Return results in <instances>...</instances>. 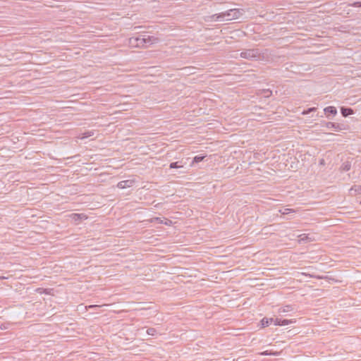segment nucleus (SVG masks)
Masks as SVG:
<instances>
[{"label": "nucleus", "instance_id": "f257e3e1", "mask_svg": "<svg viewBox=\"0 0 361 361\" xmlns=\"http://www.w3.org/2000/svg\"><path fill=\"white\" fill-rule=\"evenodd\" d=\"M158 41L157 37L147 34L133 36L129 39V42L132 46L139 48L149 47L152 44L158 42Z\"/></svg>", "mask_w": 361, "mask_h": 361}, {"label": "nucleus", "instance_id": "f03ea898", "mask_svg": "<svg viewBox=\"0 0 361 361\" xmlns=\"http://www.w3.org/2000/svg\"><path fill=\"white\" fill-rule=\"evenodd\" d=\"M240 56L250 61H264L267 59V54L257 48L244 49L240 52Z\"/></svg>", "mask_w": 361, "mask_h": 361}, {"label": "nucleus", "instance_id": "7ed1b4c3", "mask_svg": "<svg viewBox=\"0 0 361 361\" xmlns=\"http://www.w3.org/2000/svg\"><path fill=\"white\" fill-rule=\"evenodd\" d=\"M323 126L328 129H334L337 132H344L350 130V126L346 122H324Z\"/></svg>", "mask_w": 361, "mask_h": 361}, {"label": "nucleus", "instance_id": "20e7f679", "mask_svg": "<svg viewBox=\"0 0 361 361\" xmlns=\"http://www.w3.org/2000/svg\"><path fill=\"white\" fill-rule=\"evenodd\" d=\"M244 13L245 11L243 9L231 8L224 12L225 19L226 20L238 19L244 14Z\"/></svg>", "mask_w": 361, "mask_h": 361}, {"label": "nucleus", "instance_id": "39448f33", "mask_svg": "<svg viewBox=\"0 0 361 361\" xmlns=\"http://www.w3.org/2000/svg\"><path fill=\"white\" fill-rule=\"evenodd\" d=\"M324 112L328 118L331 119L337 114V109L335 106H329L324 109Z\"/></svg>", "mask_w": 361, "mask_h": 361}, {"label": "nucleus", "instance_id": "423d86ee", "mask_svg": "<svg viewBox=\"0 0 361 361\" xmlns=\"http://www.w3.org/2000/svg\"><path fill=\"white\" fill-rule=\"evenodd\" d=\"M295 322V321L293 319L274 318V324L275 326H286Z\"/></svg>", "mask_w": 361, "mask_h": 361}, {"label": "nucleus", "instance_id": "0eeeda50", "mask_svg": "<svg viewBox=\"0 0 361 361\" xmlns=\"http://www.w3.org/2000/svg\"><path fill=\"white\" fill-rule=\"evenodd\" d=\"M135 181L133 179L121 180L118 183L117 187L120 189H125L127 188L132 187L133 185V184L135 183Z\"/></svg>", "mask_w": 361, "mask_h": 361}, {"label": "nucleus", "instance_id": "6e6552de", "mask_svg": "<svg viewBox=\"0 0 361 361\" xmlns=\"http://www.w3.org/2000/svg\"><path fill=\"white\" fill-rule=\"evenodd\" d=\"M300 243H308L314 240V237L310 234L302 233L299 235Z\"/></svg>", "mask_w": 361, "mask_h": 361}, {"label": "nucleus", "instance_id": "1a4fd4ad", "mask_svg": "<svg viewBox=\"0 0 361 361\" xmlns=\"http://www.w3.org/2000/svg\"><path fill=\"white\" fill-rule=\"evenodd\" d=\"M351 169V161L348 159L343 161L340 166L339 170L341 172H346L350 171Z\"/></svg>", "mask_w": 361, "mask_h": 361}, {"label": "nucleus", "instance_id": "9d476101", "mask_svg": "<svg viewBox=\"0 0 361 361\" xmlns=\"http://www.w3.org/2000/svg\"><path fill=\"white\" fill-rule=\"evenodd\" d=\"M341 115L345 118L350 115L353 114L354 111L352 108L347 107V106H341Z\"/></svg>", "mask_w": 361, "mask_h": 361}, {"label": "nucleus", "instance_id": "9b49d317", "mask_svg": "<svg viewBox=\"0 0 361 361\" xmlns=\"http://www.w3.org/2000/svg\"><path fill=\"white\" fill-rule=\"evenodd\" d=\"M349 191L351 195H361V185H353Z\"/></svg>", "mask_w": 361, "mask_h": 361}, {"label": "nucleus", "instance_id": "f8f14e48", "mask_svg": "<svg viewBox=\"0 0 361 361\" xmlns=\"http://www.w3.org/2000/svg\"><path fill=\"white\" fill-rule=\"evenodd\" d=\"M274 318L264 317L260 321L262 328L269 326L271 324H272V323L274 324Z\"/></svg>", "mask_w": 361, "mask_h": 361}, {"label": "nucleus", "instance_id": "ddd939ff", "mask_svg": "<svg viewBox=\"0 0 361 361\" xmlns=\"http://www.w3.org/2000/svg\"><path fill=\"white\" fill-rule=\"evenodd\" d=\"M259 94L264 98H269L271 96L272 91L270 90L269 89L260 90Z\"/></svg>", "mask_w": 361, "mask_h": 361}, {"label": "nucleus", "instance_id": "4468645a", "mask_svg": "<svg viewBox=\"0 0 361 361\" xmlns=\"http://www.w3.org/2000/svg\"><path fill=\"white\" fill-rule=\"evenodd\" d=\"M206 157L205 155H203V154H199V155H196L193 159H192V165H194L195 164H197L202 161L204 160V159Z\"/></svg>", "mask_w": 361, "mask_h": 361}, {"label": "nucleus", "instance_id": "2eb2a0df", "mask_svg": "<svg viewBox=\"0 0 361 361\" xmlns=\"http://www.w3.org/2000/svg\"><path fill=\"white\" fill-rule=\"evenodd\" d=\"M212 18L214 20H220L221 19H225V16H224V12H221V13H216V14H214L212 16Z\"/></svg>", "mask_w": 361, "mask_h": 361}, {"label": "nucleus", "instance_id": "dca6fc26", "mask_svg": "<svg viewBox=\"0 0 361 361\" xmlns=\"http://www.w3.org/2000/svg\"><path fill=\"white\" fill-rule=\"evenodd\" d=\"M279 212L282 215H287V214H291V213H294L295 210L293 209H290V208H282V209H281L279 210Z\"/></svg>", "mask_w": 361, "mask_h": 361}, {"label": "nucleus", "instance_id": "f3484780", "mask_svg": "<svg viewBox=\"0 0 361 361\" xmlns=\"http://www.w3.org/2000/svg\"><path fill=\"white\" fill-rule=\"evenodd\" d=\"M293 306L290 305H288L284 306L283 307L280 308L279 309V312L285 313V312H290V311H293Z\"/></svg>", "mask_w": 361, "mask_h": 361}, {"label": "nucleus", "instance_id": "a211bd4d", "mask_svg": "<svg viewBox=\"0 0 361 361\" xmlns=\"http://www.w3.org/2000/svg\"><path fill=\"white\" fill-rule=\"evenodd\" d=\"M94 134V132L93 130H87L85 132H84L82 134V136H81V139H85V138H88L90 137H92L93 136Z\"/></svg>", "mask_w": 361, "mask_h": 361}, {"label": "nucleus", "instance_id": "6ab92c4d", "mask_svg": "<svg viewBox=\"0 0 361 361\" xmlns=\"http://www.w3.org/2000/svg\"><path fill=\"white\" fill-rule=\"evenodd\" d=\"M147 334L149 336H154L157 334V331L154 328H148L147 329Z\"/></svg>", "mask_w": 361, "mask_h": 361}, {"label": "nucleus", "instance_id": "aec40b11", "mask_svg": "<svg viewBox=\"0 0 361 361\" xmlns=\"http://www.w3.org/2000/svg\"><path fill=\"white\" fill-rule=\"evenodd\" d=\"M180 167H183V166L180 165L178 161L172 162L169 165L170 169H179Z\"/></svg>", "mask_w": 361, "mask_h": 361}, {"label": "nucleus", "instance_id": "412c9836", "mask_svg": "<svg viewBox=\"0 0 361 361\" xmlns=\"http://www.w3.org/2000/svg\"><path fill=\"white\" fill-rule=\"evenodd\" d=\"M316 109H316L315 107L308 108L307 110H304V111H303L302 114H303V115L309 114H310L311 112L314 111Z\"/></svg>", "mask_w": 361, "mask_h": 361}, {"label": "nucleus", "instance_id": "4be33fe9", "mask_svg": "<svg viewBox=\"0 0 361 361\" xmlns=\"http://www.w3.org/2000/svg\"><path fill=\"white\" fill-rule=\"evenodd\" d=\"M350 6L353 7H361V1H355Z\"/></svg>", "mask_w": 361, "mask_h": 361}, {"label": "nucleus", "instance_id": "5701e85b", "mask_svg": "<svg viewBox=\"0 0 361 361\" xmlns=\"http://www.w3.org/2000/svg\"><path fill=\"white\" fill-rule=\"evenodd\" d=\"M74 218L75 220L81 219V216H83L82 214H73Z\"/></svg>", "mask_w": 361, "mask_h": 361}, {"label": "nucleus", "instance_id": "b1692460", "mask_svg": "<svg viewBox=\"0 0 361 361\" xmlns=\"http://www.w3.org/2000/svg\"><path fill=\"white\" fill-rule=\"evenodd\" d=\"M309 276H310V277H312V278H316V279H325V278H326V277H324V276H314V275H310V274H309Z\"/></svg>", "mask_w": 361, "mask_h": 361}, {"label": "nucleus", "instance_id": "393cba45", "mask_svg": "<svg viewBox=\"0 0 361 361\" xmlns=\"http://www.w3.org/2000/svg\"><path fill=\"white\" fill-rule=\"evenodd\" d=\"M97 307H98V306L97 305H90L89 307L90 308H95Z\"/></svg>", "mask_w": 361, "mask_h": 361}, {"label": "nucleus", "instance_id": "a878e982", "mask_svg": "<svg viewBox=\"0 0 361 361\" xmlns=\"http://www.w3.org/2000/svg\"><path fill=\"white\" fill-rule=\"evenodd\" d=\"M263 355H268V353L267 352H264L262 353Z\"/></svg>", "mask_w": 361, "mask_h": 361}, {"label": "nucleus", "instance_id": "bb28decb", "mask_svg": "<svg viewBox=\"0 0 361 361\" xmlns=\"http://www.w3.org/2000/svg\"><path fill=\"white\" fill-rule=\"evenodd\" d=\"M323 162H324V160L322 159L321 161H320V164H323Z\"/></svg>", "mask_w": 361, "mask_h": 361}, {"label": "nucleus", "instance_id": "cd10ccee", "mask_svg": "<svg viewBox=\"0 0 361 361\" xmlns=\"http://www.w3.org/2000/svg\"><path fill=\"white\" fill-rule=\"evenodd\" d=\"M360 204H361V201H360Z\"/></svg>", "mask_w": 361, "mask_h": 361}]
</instances>
